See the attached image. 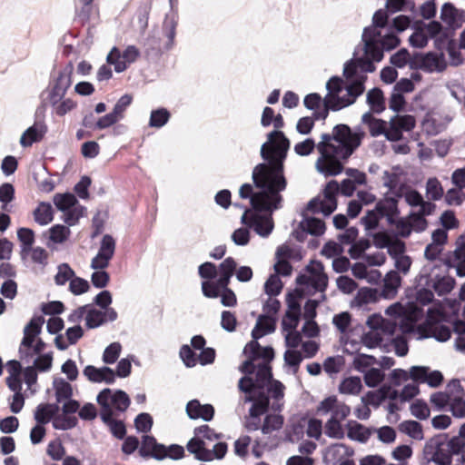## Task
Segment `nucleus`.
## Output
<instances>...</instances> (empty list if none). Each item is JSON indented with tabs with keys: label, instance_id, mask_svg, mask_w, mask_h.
<instances>
[{
	"label": "nucleus",
	"instance_id": "1",
	"mask_svg": "<svg viewBox=\"0 0 465 465\" xmlns=\"http://www.w3.org/2000/svg\"><path fill=\"white\" fill-rule=\"evenodd\" d=\"M244 353L246 360L239 367L244 374L239 380L238 388L244 395L240 403L252 402L246 428L257 430L260 428V417L264 414L269 405L273 411H280L283 405L284 385L272 379L271 361L273 352L271 349H261L256 342L249 344Z\"/></svg>",
	"mask_w": 465,
	"mask_h": 465
},
{
	"label": "nucleus",
	"instance_id": "2",
	"mask_svg": "<svg viewBox=\"0 0 465 465\" xmlns=\"http://www.w3.org/2000/svg\"><path fill=\"white\" fill-rule=\"evenodd\" d=\"M289 147V140L277 130L270 133L268 142L262 145L261 156L266 163H259L252 171L253 183L260 191L253 193L249 183L242 184L239 190L242 198L250 199L253 209L273 212L280 208V193L286 187L282 163Z\"/></svg>",
	"mask_w": 465,
	"mask_h": 465
},
{
	"label": "nucleus",
	"instance_id": "3",
	"mask_svg": "<svg viewBox=\"0 0 465 465\" xmlns=\"http://www.w3.org/2000/svg\"><path fill=\"white\" fill-rule=\"evenodd\" d=\"M364 133L351 131L346 124H338L331 134H322L318 143L307 138L294 145V152L300 156L311 154L316 148L320 156L315 162L318 173L324 176H336L343 171V162L361 145Z\"/></svg>",
	"mask_w": 465,
	"mask_h": 465
},
{
	"label": "nucleus",
	"instance_id": "4",
	"mask_svg": "<svg viewBox=\"0 0 465 465\" xmlns=\"http://www.w3.org/2000/svg\"><path fill=\"white\" fill-rule=\"evenodd\" d=\"M387 10H378L372 18L373 25L363 30L361 40L363 45L355 48L353 57L344 64V75L349 81V90L345 91L350 100H343V104H349L355 98V95L363 94L364 84L367 80V73L375 71L374 62L382 59L381 52L377 47L374 51L371 49L373 43L381 36L388 20Z\"/></svg>",
	"mask_w": 465,
	"mask_h": 465
},
{
	"label": "nucleus",
	"instance_id": "5",
	"mask_svg": "<svg viewBox=\"0 0 465 465\" xmlns=\"http://www.w3.org/2000/svg\"><path fill=\"white\" fill-rule=\"evenodd\" d=\"M385 313L392 317L388 320L400 325L403 333H412L418 340L434 338L439 341H446L450 338V329L443 323L445 315L440 306H432L428 309L424 323L417 325L422 317V310L417 306L410 305L405 308L400 302L389 306Z\"/></svg>",
	"mask_w": 465,
	"mask_h": 465
},
{
	"label": "nucleus",
	"instance_id": "6",
	"mask_svg": "<svg viewBox=\"0 0 465 465\" xmlns=\"http://www.w3.org/2000/svg\"><path fill=\"white\" fill-rule=\"evenodd\" d=\"M344 79L333 76L326 84L328 91L322 99L320 94L313 93L305 96L303 104L306 108L314 111L316 120H324L328 115V111H337L352 104L356 99L362 94L355 95L353 101L343 104V100H350L349 94L345 91L349 90V81L343 74Z\"/></svg>",
	"mask_w": 465,
	"mask_h": 465
},
{
	"label": "nucleus",
	"instance_id": "7",
	"mask_svg": "<svg viewBox=\"0 0 465 465\" xmlns=\"http://www.w3.org/2000/svg\"><path fill=\"white\" fill-rule=\"evenodd\" d=\"M236 269V262L232 258H226L220 264V276L216 281H203L202 292L207 298L221 296V302L225 307H234L237 303L235 293L228 288L231 277Z\"/></svg>",
	"mask_w": 465,
	"mask_h": 465
},
{
	"label": "nucleus",
	"instance_id": "8",
	"mask_svg": "<svg viewBox=\"0 0 465 465\" xmlns=\"http://www.w3.org/2000/svg\"><path fill=\"white\" fill-rule=\"evenodd\" d=\"M194 437L188 442L187 450L194 454L195 458L203 461H212L214 459H223L227 452V444L218 442L209 449L206 440H213L219 438L209 426L203 425L194 430Z\"/></svg>",
	"mask_w": 465,
	"mask_h": 465
},
{
	"label": "nucleus",
	"instance_id": "9",
	"mask_svg": "<svg viewBox=\"0 0 465 465\" xmlns=\"http://www.w3.org/2000/svg\"><path fill=\"white\" fill-rule=\"evenodd\" d=\"M115 240L110 234H104L101 240L97 254L91 261V268L94 272L91 275L93 285L98 289L104 288L110 280L109 274L104 271L108 267L115 252Z\"/></svg>",
	"mask_w": 465,
	"mask_h": 465
},
{
	"label": "nucleus",
	"instance_id": "10",
	"mask_svg": "<svg viewBox=\"0 0 465 465\" xmlns=\"http://www.w3.org/2000/svg\"><path fill=\"white\" fill-rule=\"evenodd\" d=\"M44 322L43 316H34L24 328V337L19 347L22 360L29 361L45 350V343L38 337Z\"/></svg>",
	"mask_w": 465,
	"mask_h": 465
},
{
	"label": "nucleus",
	"instance_id": "11",
	"mask_svg": "<svg viewBox=\"0 0 465 465\" xmlns=\"http://www.w3.org/2000/svg\"><path fill=\"white\" fill-rule=\"evenodd\" d=\"M440 269L438 264L426 263L421 268L419 275V285L432 288L439 295H443L451 292L454 288L455 281L450 276H440L437 271Z\"/></svg>",
	"mask_w": 465,
	"mask_h": 465
},
{
	"label": "nucleus",
	"instance_id": "12",
	"mask_svg": "<svg viewBox=\"0 0 465 465\" xmlns=\"http://www.w3.org/2000/svg\"><path fill=\"white\" fill-rule=\"evenodd\" d=\"M296 282L300 286H304L303 290H307L309 292L312 291L324 292L328 285V277L324 272L322 263L312 261L306 266L304 272L297 277Z\"/></svg>",
	"mask_w": 465,
	"mask_h": 465
},
{
	"label": "nucleus",
	"instance_id": "13",
	"mask_svg": "<svg viewBox=\"0 0 465 465\" xmlns=\"http://www.w3.org/2000/svg\"><path fill=\"white\" fill-rule=\"evenodd\" d=\"M97 402L102 407L101 418L103 420H110L113 416V409L124 411L130 405L128 395L123 391H113L111 389H104L97 395Z\"/></svg>",
	"mask_w": 465,
	"mask_h": 465
},
{
	"label": "nucleus",
	"instance_id": "14",
	"mask_svg": "<svg viewBox=\"0 0 465 465\" xmlns=\"http://www.w3.org/2000/svg\"><path fill=\"white\" fill-rule=\"evenodd\" d=\"M371 331L363 334L362 343L369 349L376 348L381 345L383 335L391 336L396 331V322L385 321L378 316L371 317L367 321Z\"/></svg>",
	"mask_w": 465,
	"mask_h": 465
},
{
	"label": "nucleus",
	"instance_id": "15",
	"mask_svg": "<svg viewBox=\"0 0 465 465\" xmlns=\"http://www.w3.org/2000/svg\"><path fill=\"white\" fill-rule=\"evenodd\" d=\"M262 210L245 209L242 217L241 223L249 228H252L259 236L262 238L268 237L273 228L274 223L272 217V212L268 213H262ZM266 212L265 210H263Z\"/></svg>",
	"mask_w": 465,
	"mask_h": 465
},
{
	"label": "nucleus",
	"instance_id": "16",
	"mask_svg": "<svg viewBox=\"0 0 465 465\" xmlns=\"http://www.w3.org/2000/svg\"><path fill=\"white\" fill-rule=\"evenodd\" d=\"M339 192V183L332 180L326 184L322 196L311 200L307 205V212L322 213L329 216L337 208L336 194Z\"/></svg>",
	"mask_w": 465,
	"mask_h": 465
},
{
	"label": "nucleus",
	"instance_id": "17",
	"mask_svg": "<svg viewBox=\"0 0 465 465\" xmlns=\"http://www.w3.org/2000/svg\"><path fill=\"white\" fill-rule=\"evenodd\" d=\"M140 56L139 50L134 45H128L123 53L118 48L113 47L106 57L108 64L114 66L116 73H122L127 66L134 63Z\"/></svg>",
	"mask_w": 465,
	"mask_h": 465
},
{
	"label": "nucleus",
	"instance_id": "18",
	"mask_svg": "<svg viewBox=\"0 0 465 465\" xmlns=\"http://www.w3.org/2000/svg\"><path fill=\"white\" fill-rule=\"evenodd\" d=\"M85 324L89 329L97 328L107 322H114L118 314L114 309H108L106 311L96 309L91 304H86Z\"/></svg>",
	"mask_w": 465,
	"mask_h": 465
},
{
	"label": "nucleus",
	"instance_id": "19",
	"mask_svg": "<svg viewBox=\"0 0 465 465\" xmlns=\"http://www.w3.org/2000/svg\"><path fill=\"white\" fill-rule=\"evenodd\" d=\"M397 197H403L406 203L412 207H419L418 211H421L422 213H433L436 205L430 202L425 201L423 196L415 189L408 188L404 191L401 190L400 193H396Z\"/></svg>",
	"mask_w": 465,
	"mask_h": 465
},
{
	"label": "nucleus",
	"instance_id": "20",
	"mask_svg": "<svg viewBox=\"0 0 465 465\" xmlns=\"http://www.w3.org/2000/svg\"><path fill=\"white\" fill-rule=\"evenodd\" d=\"M411 378L414 381L427 383L430 387H438L443 381L440 371H430L425 366H412L411 368Z\"/></svg>",
	"mask_w": 465,
	"mask_h": 465
},
{
	"label": "nucleus",
	"instance_id": "21",
	"mask_svg": "<svg viewBox=\"0 0 465 465\" xmlns=\"http://www.w3.org/2000/svg\"><path fill=\"white\" fill-rule=\"evenodd\" d=\"M275 330V321L274 319L272 317V316H269V315H261L258 320H257V322H256V325L255 327L253 328L252 331V341H250L249 343H247L245 345L244 348H246L249 344L252 343V342H256L259 347L261 349H271L272 351H273V349L272 347H269V346H266V347H262L259 344V342L257 341L258 339L262 338V336L268 334V333H271L272 331H274ZM245 349H243L244 351ZM274 353V351H272ZM243 354L245 355V353L243 352Z\"/></svg>",
	"mask_w": 465,
	"mask_h": 465
},
{
	"label": "nucleus",
	"instance_id": "22",
	"mask_svg": "<svg viewBox=\"0 0 465 465\" xmlns=\"http://www.w3.org/2000/svg\"><path fill=\"white\" fill-rule=\"evenodd\" d=\"M448 265L456 270L458 276H465V234L458 239L457 248L448 258Z\"/></svg>",
	"mask_w": 465,
	"mask_h": 465
},
{
	"label": "nucleus",
	"instance_id": "23",
	"mask_svg": "<svg viewBox=\"0 0 465 465\" xmlns=\"http://www.w3.org/2000/svg\"><path fill=\"white\" fill-rule=\"evenodd\" d=\"M381 218H385L388 224H392L400 216L397 196L386 197L379 201L375 206Z\"/></svg>",
	"mask_w": 465,
	"mask_h": 465
},
{
	"label": "nucleus",
	"instance_id": "24",
	"mask_svg": "<svg viewBox=\"0 0 465 465\" xmlns=\"http://www.w3.org/2000/svg\"><path fill=\"white\" fill-rule=\"evenodd\" d=\"M379 393L381 395V398H389L391 400L400 398L401 401H408L419 393V387L415 383H409L399 393L398 391L391 390L390 386H383L380 389Z\"/></svg>",
	"mask_w": 465,
	"mask_h": 465
},
{
	"label": "nucleus",
	"instance_id": "25",
	"mask_svg": "<svg viewBox=\"0 0 465 465\" xmlns=\"http://www.w3.org/2000/svg\"><path fill=\"white\" fill-rule=\"evenodd\" d=\"M84 375L93 382H103L112 384L115 380V372L109 367L96 368L88 365L84 369Z\"/></svg>",
	"mask_w": 465,
	"mask_h": 465
},
{
	"label": "nucleus",
	"instance_id": "26",
	"mask_svg": "<svg viewBox=\"0 0 465 465\" xmlns=\"http://www.w3.org/2000/svg\"><path fill=\"white\" fill-rule=\"evenodd\" d=\"M186 412L190 419L209 421L214 415V409L211 404H201L198 400H192L186 405Z\"/></svg>",
	"mask_w": 465,
	"mask_h": 465
},
{
	"label": "nucleus",
	"instance_id": "27",
	"mask_svg": "<svg viewBox=\"0 0 465 465\" xmlns=\"http://www.w3.org/2000/svg\"><path fill=\"white\" fill-rule=\"evenodd\" d=\"M353 454L352 449L345 444L336 443L328 447L324 452V460L327 463H341Z\"/></svg>",
	"mask_w": 465,
	"mask_h": 465
},
{
	"label": "nucleus",
	"instance_id": "28",
	"mask_svg": "<svg viewBox=\"0 0 465 465\" xmlns=\"http://www.w3.org/2000/svg\"><path fill=\"white\" fill-rule=\"evenodd\" d=\"M139 451L142 456H152L162 460L165 455V447L158 444L153 437L145 435L143 437Z\"/></svg>",
	"mask_w": 465,
	"mask_h": 465
},
{
	"label": "nucleus",
	"instance_id": "29",
	"mask_svg": "<svg viewBox=\"0 0 465 465\" xmlns=\"http://www.w3.org/2000/svg\"><path fill=\"white\" fill-rule=\"evenodd\" d=\"M46 126L43 123H35L27 128L20 137V144L23 147H29L34 143L39 142L46 133Z\"/></svg>",
	"mask_w": 465,
	"mask_h": 465
},
{
	"label": "nucleus",
	"instance_id": "30",
	"mask_svg": "<svg viewBox=\"0 0 465 465\" xmlns=\"http://www.w3.org/2000/svg\"><path fill=\"white\" fill-rule=\"evenodd\" d=\"M463 12L452 4L445 3L440 10V19L450 27H460L463 21Z\"/></svg>",
	"mask_w": 465,
	"mask_h": 465
},
{
	"label": "nucleus",
	"instance_id": "31",
	"mask_svg": "<svg viewBox=\"0 0 465 465\" xmlns=\"http://www.w3.org/2000/svg\"><path fill=\"white\" fill-rule=\"evenodd\" d=\"M361 122L368 126L371 136L376 137L381 134L386 136L387 123L381 119L373 117L371 112L365 113L362 115Z\"/></svg>",
	"mask_w": 465,
	"mask_h": 465
},
{
	"label": "nucleus",
	"instance_id": "32",
	"mask_svg": "<svg viewBox=\"0 0 465 465\" xmlns=\"http://www.w3.org/2000/svg\"><path fill=\"white\" fill-rule=\"evenodd\" d=\"M59 407L54 403L39 404L35 411V420L37 423L46 424L57 413Z\"/></svg>",
	"mask_w": 465,
	"mask_h": 465
},
{
	"label": "nucleus",
	"instance_id": "33",
	"mask_svg": "<svg viewBox=\"0 0 465 465\" xmlns=\"http://www.w3.org/2000/svg\"><path fill=\"white\" fill-rule=\"evenodd\" d=\"M382 296L391 298L397 293V290L401 285V278L398 272H389L383 280Z\"/></svg>",
	"mask_w": 465,
	"mask_h": 465
},
{
	"label": "nucleus",
	"instance_id": "34",
	"mask_svg": "<svg viewBox=\"0 0 465 465\" xmlns=\"http://www.w3.org/2000/svg\"><path fill=\"white\" fill-rule=\"evenodd\" d=\"M299 315L300 306L295 302L290 303L289 309L282 322V331H287L295 330L299 322Z\"/></svg>",
	"mask_w": 465,
	"mask_h": 465
},
{
	"label": "nucleus",
	"instance_id": "35",
	"mask_svg": "<svg viewBox=\"0 0 465 465\" xmlns=\"http://www.w3.org/2000/svg\"><path fill=\"white\" fill-rule=\"evenodd\" d=\"M401 175V168L400 166L393 167L390 171H385L382 175L383 186L387 187L389 191L396 195L400 193L397 188L400 184Z\"/></svg>",
	"mask_w": 465,
	"mask_h": 465
},
{
	"label": "nucleus",
	"instance_id": "36",
	"mask_svg": "<svg viewBox=\"0 0 465 465\" xmlns=\"http://www.w3.org/2000/svg\"><path fill=\"white\" fill-rule=\"evenodd\" d=\"M300 227L302 231L315 236L323 234L325 231V224L322 220L308 217L306 214H304V218L300 223Z\"/></svg>",
	"mask_w": 465,
	"mask_h": 465
},
{
	"label": "nucleus",
	"instance_id": "37",
	"mask_svg": "<svg viewBox=\"0 0 465 465\" xmlns=\"http://www.w3.org/2000/svg\"><path fill=\"white\" fill-rule=\"evenodd\" d=\"M73 73L74 65L71 63L67 64L63 69L60 70L53 87L66 93L67 89L71 86L72 84Z\"/></svg>",
	"mask_w": 465,
	"mask_h": 465
},
{
	"label": "nucleus",
	"instance_id": "38",
	"mask_svg": "<svg viewBox=\"0 0 465 465\" xmlns=\"http://www.w3.org/2000/svg\"><path fill=\"white\" fill-rule=\"evenodd\" d=\"M367 104L373 113L380 114L385 109V102L381 90L373 88L367 93Z\"/></svg>",
	"mask_w": 465,
	"mask_h": 465
},
{
	"label": "nucleus",
	"instance_id": "39",
	"mask_svg": "<svg viewBox=\"0 0 465 465\" xmlns=\"http://www.w3.org/2000/svg\"><path fill=\"white\" fill-rule=\"evenodd\" d=\"M375 364H378V361L375 357L364 353H358L352 360V367L355 371L365 373L371 369Z\"/></svg>",
	"mask_w": 465,
	"mask_h": 465
},
{
	"label": "nucleus",
	"instance_id": "40",
	"mask_svg": "<svg viewBox=\"0 0 465 465\" xmlns=\"http://www.w3.org/2000/svg\"><path fill=\"white\" fill-rule=\"evenodd\" d=\"M361 380L358 376L345 378L339 386V391L348 395H357L361 392Z\"/></svg>",
	"mask_w": 465,
	"mask_h": 465
},
{
	"label": "nucleus",
	"instance_id": "41",
	"mask_svg": "<svg viewBox=\"0 0 465 465\" xmlns=\"http://www.w3.org/2000/svg\"><path fill=\"white\" fill-rule=\"evenodd\" d=\"M400 44L399 38L393 35L392 33H383L381 32V36L379 40L375 41L371 47L374 51V48H378L381 52V55L383 56L384 50H391L395 48Z\"/></svg>",
	"mask_w": 465,
	"mask_h": 465
},
{
	"label": "nucleus",
	"instance_id": "42",
	"mask_svg": "<svg viewBox=\"0 0 465 465\" xmlns=\"http://www.w3.org/2000/svg\"><path fill=\"white\" fill-rule=\"evenodd\" d=\"M177 17L175 15H167L165 16L163 29L165 36L168 38V42L165 45V49L170 50L173 48L174 44V37L176 34Z\"/></svg>",
	"mask_w": 465,
	"mask_h": 465
},
{
	"label": "nucleus",
	"instance_id": "43",
	"mask_svg": "<svg viewBox=\"0 0 465 465\" xmlns=\"http://www.w3.org/2000/svg\"><path fill=\"white\" fill-rule=\"evenodd\" d=\"M34 219L40 225H46L53 221V208L48 203H41L34 211Z\"/></svg>",
	"mask_w": 465,
	"mask_h": 465
},
{
	"label": "nucleus",
	"instance_id": "44",
	"mask_svg": "<svg viewBox=\"0 0 465 465\" xmlns=\"http://www.w3.org/2000/svg\"><path fill=\"white\" fill-rule=\"evenodd\" d=\"M431 214L432 213H422L421 211L411 212L408 214V219L411 232H424L428 228V221L425 217Z\"/></svg>",
	"mask_w": 465,
	"mask_h": 465
},
{
	"label": "nucleus",
	"instance_id": "45",
	"mask_svg": "<svg viewBox=\"0 0 465 465\" xmlns=\"http://www.w3.org/2000/svg\"><path fill=\"white\" fill-rule=\"evenodd\" d=\"M426 197L430 202L439 201L444 194L443 187L436 177L429 178L425 185Z\"/></svg>",
	"mask_w": 465,
	"mask_h": 465
},
{
	"label": "nucleus",
	"instance_id": "46",
	"mask_svg": "<svg viewBox=\"0 0 465 465\" xmlns=\"http://www.w3.org/2000/svg\"><path fill=\"white\" fill-rule=\"evenodd\" d=\"M17 238L21 242V254L22 256H25L33 247L35 242V233L33 230L23 227L18 229Z\"/></svg>",
	"mask_w": 465,
	"mask_h": 465
},
{
	"label": "nucleus",
	"instance_id": "47",
	"mask_svg": "<svg viewBox=\"0 0 465 465\" xmlns=\"http://www.w3.org/2000/svg\"><path fill=\"white\" fill-rule=\"evenodd\" d=\"M352 274L358 279L367 280L369 282H372L381 277V273L377 270L368 271L367 266L363 262H356L351 267Z\"/></svg>",
	"mask_w": 465,
	"mask_h": 465
},
{
	"label": "nucleus",
	"instance_id": "48",
	"mask_svg": "<svg viewBox=\"0 0 465 465\" xmlns=\"http://www.w3.org/2000/svg\"><path fill=\"white\" fill-rule=\"evenodd\" d=\"M370 430L363 425L351 421L348 423V437L360 442H365L370 437Z\"/></svg>",
	"mask_w": 465,
	"mask_h": 465
},
{
	"label": "nucleus",
	"instance_id": "49",
	"mask_svg": "<svg viewBox=\"0 0 465 465\" xmlns=\"http://www.w3.org/2000/svg\"><path fill=\"white\" fill-rule=\"evenodd\" d=\"M400 430L414 440H420L423 439L422 426L418 421H403L400 424Z\"/></svg>",
	"mask_w": 465,
	"mask_h": 465
},
{
	"label": "nucleus",
	"instance_id": "50",
	"mask_svg": "<svg viewBox=\"0 0 465 465\" xmlns=\"http://www.w3.org/2000/svg\"><path fill=\"white\" fill-rule=\"evenodd\" d=\"M54 203L58 210L65 212L77 204V199L73 193H57L54 196Z\"/></svg>",
	"mask_w": 465,
	"mask_h": 465
},
{
	"label": "nucleus",
	"instance_id": "51",
	"mask_svg": "<svg viewBox=\"0 0 465 465\" xmlns=\"http://www.w3.org/2000/svg\"><path fill=\"white\" fill-rule=\"evenodd\" d=\"M54 388L55 390V397L58 402L69 400L73 394L71 384L63 379L55 380L54 381Z\"/></svg>",
	"mask_w": 465,
	"mask_h": 465
},
{
	"label": "nucleus",
	"instance_id": "52",
	"mask_svg": "<svg viewBox=\"0 0 465 465\" xmlns=\"http://www.w3.org/2000/svg\"><path fill=\"white\" fill-rule=\"evenodd\" d=\"M70 233L69 227L56 224L49 229V240L54 243H63L68 239Z\"/></svg>",
	"mask_w": 465,
	"mask_h": 465
},
{
	"label": "nucleus",
	"instance_id": "53",
	"mask_svg": "<svg viewBox=\"0 0 465 465\" xmlns=\"http://www.w3.org/2000/svg\"><path fill=\"white\" fill-rule=\"evenodd\" d=\"M170 113L165 108L153 110L151 112L149 126L153 128H161L169 121Z\"/></svg>",
	"mask_w": 465,
	"mask_h": 465
},
{
	"label": "nucleus",
	"instance_id": "54",
	"mask_svg": "<svg viewBox=\"0 0 465 465\" xmlns=\"http://www.w3.org/2000/svg\"><path fill=\"white\" fill-rule=\"evenodd\" d=\"M385 374L380 368L374 366L363 375L365 384L370 388H375L384 380Z\"/></svg>",
	"mask_w": 465,
	"mask_h": 465
},
{
	"label": "nucleus",
	"instance_id": "55",
	"mask_svg": "<svg viewBox=\"0 0 465 465\" xmlns=\"http://www.w3.org/2000/svg\"><path fill=\"white\" fill-rule=\"evenodd\" d=\"M375 396V393L372 391H369L366 396L361 397V404L359 405L355 411V416L360 420H367L371 415V410L369 408L370 403H373L372 398Z\"/></svg>",
	"mask_w": 465,
	"mask_h": 465
},
{
	"label": "nucleus",
	"instance_id": "56",
	"mask_svg": "<svg viewBox=\"0 0 465 465\" xmlns=\"http://www.w3.org/2000/svg\"><path fill=\"white\" fill-rule=\"evenodd\" d=\"M220 266L217 268L214 263L206 262L201 264L198 268V273L201 278L205 281H216L217 276H220Z\"/></svg>",
	"mask_w": 465,
	"mask_h": 465
},
{
	"label": "nucleus",
	"instance_id": "57",
	"mask_svg": "<svg viewBox=\"0 0 465 465\" xmlns=\"http://www.w3.org/2000/svg\"><path fill=\"white\" fill-rule=\"evenodd\" d=\"M386 10L390 14L404 11H413L414 4L408 0H387Z\"/></svg>",
	"mask_w": 465,
	"mask_h": 465
},
{
	"label": "nucleus",
	"instance_id": "58",
	"mask_svg": "<svg viewBox=\"0 0 465 465\" xmlns=\"http://www.w3.org/2000/svg\"><path fill=\"white\" fill-rule=\"evenodd\" d=\"M74 277V271L67 263H61L57 267L54 282L57 285H64Z\"/></svg>",
	"mask_w": 465,
	"mask_h": 465
},
{
	"label": "nucleus",
	"instance_id": "59",
	"mask_svg": "<svg viewBox=\"0 0 465 465\" xmlns=\"http://www.w3.org/2000/svg\"><path fill=\"white\" fill-rule=\"evenodd\" d=\"M283 419L281 415L272 414L267 415L262 426L261 427L263 434H269L273 430H277L282 428Z\"/></svg>",
	"mask_w": 465,
	"mask_h": 465
},
{
	"label": "nucleus",
	"instance_id": "60",
	"mask_svg": "<svg viewBox=\"0 0 465 465\" xmlns=\"http://www.w3.org/2000/svg\"><path fill=\"white\" fill-rule=\"evenodd\" d=\"M344 365V359L342 356L328 357L323 362V370L328 374H336L340 372Z\"/></svg>",
	"mask_w": 465,
	"mask_h": 465
},
{
	"label": "nucleus",
	"instance_id": "61",
	"mask_svg": "<svg viewBox=\"0 0 465 465\" xmlns=\"http://www.w3.org/2000/svg\"><path fill=\"white\" fill-rule=\"evenodd\" d=\"M332 323L341 333H346L351 327V316L347 312L335 314L332 318Z\"/></svg>",
	"mask_w": 465,
	"mask_h": 465
},
{
	"label": "nucleus",
	"instance_id": "62",
	"mask_svg": "<svg viewBox=\"0 0 465 465\" xmlns=\"http://www.w3.org/2000/svg\"><path fill=\"white\" fill-rule=\"evenodd\" d=\"M122 351V345L119 342H113L108 345L103 353V361L106 364L114 363Z\"/></svg>",
	"mask_w": 465,
	"mask_h": 465
},
{
	"label": "nucleus",
	"instance_id": "63",
	"mask_svg": "<svg viewBox=\"0 0 465 465\" xmlns=\"http://www.w3.org/2000/svg\"><path fill=\"white\" fill-rule=\"evenodd\" d=\"M325 434L331 438L341 439L344 435L340 420L330 418L325 424Z\"/></svg>",
	"mask_w": 465,
	"mask_h": 465
},
{
	"label": "nucleus",
	"instance_id": "64",
	"mask_svg": "<svg viewBox=\"0 0 465 465\" xmlns=\"http://www.w3.org/2000/svg\"><path fill=\"white\" fill-rule=\"evenodd\" d=\"M282 289V282L277 274L271 275L264 283V292L269 296H277Z\"/></svg>",
	"mask_w": 465,
	"mask_h": 465
}]
</instances>
